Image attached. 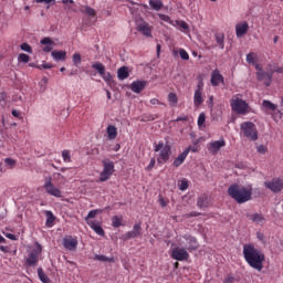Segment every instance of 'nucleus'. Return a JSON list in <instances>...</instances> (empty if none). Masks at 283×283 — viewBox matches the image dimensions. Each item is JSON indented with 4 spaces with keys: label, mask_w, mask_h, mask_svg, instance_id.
Here are the masks:
<instances>
[{
    "label": "nucleus",
    "mask_w": 283,
    "mask_h": 283,
    "mask_svg": "<svg viewBox=\"0 0 283 283\" xmlns=\"http://www.w3.org/2000/svg\"><path fill=\"white\" fill-rule=\"evenodd\" d=\"M18 62L19 63H30V55L25 53H20L18 56Z\"/></svg>",
    "instance_id": "obj_43"
},
{
    "label": "nucleus",
    "mask_w": 283,
    "mask_h": 283,
    "mask_svg": "<svg viewBox=\"0 0 283 283\" xmlns=\"http://www.w3.org/2000/svg\"><path fill=\"white\" fill-rule=\"evenodd\" d=\"M4 163L10 169H14V167H17V161L12 158H6Z\"/></svg>",
    "instance_id": "obj_50"
},
{
    "label": "nucleus",
    "mask_w": 283,
    "mask_h": 283,
    "mask_svg": "<svg viewBox=\"0 0 283 283\" xmlns=\"http://www.w3.org/2000/svg\"><path fill=\"white\" fill-rule=\"evenodd\" d=\"M41 45H44L43 46V52H52V50H54V41H52V39L50 38H43L41 41H40Z\"/></svg>",
    "instance_id": "obj_23"
},
{
    "label": "nucleus",
    "mask_w": 283,
    "mask_h": 283,
    "mask_svg": "<svg viewBox=\"0 0 283 283\" xmlns=\"http://www.w3.org/2000/svg\"><path fill=\"white\" fill-rule=\"evenodd\" d=\"M170 258L177 260L178 262H187L189 260V252L185 248H175L170 252Z\"/></svg>",
    "instance_id": "obj_10"
},
{
    "label": "nucleus",
    "mask_w": 283,
    "mask_h": 283,
    "mask_svg": "<svg viewBox=\"0 0 283 283\" xmlns=\"http://www.w3.org/2000/svg\"><path fill=\"white\" fill-rule=\"evenodd\" d=\"M206 120H207V115H205V113H200L198 117V127L199 128L206 127L205 125Z\"/></svg>",
    "instance_id": "obj_42"
},
{
    "label": "nucleus",
    "mask_w": 283,
    "mask_h": 283,
    "mask_svg": "<svg viewBox=\"0 0 283 283\" xmlns=\"http://www.w3.org/2000/svg\"><path fill=\"white\" fill-rule=\"evenodd\" d=\"M7 238H9V240H17V235L12 233L7 234Z\"/></svg>",
    "instance_id": "obj_64"
},
{
    "label": "nucleus",
    "mask_w": 283,
    "mask_h": 283,
    "mask_svg": "<svg viewBox=\"0 0 283 283\" xmlns=\"http://www.w3.org/2000/svg\"><path fill=\"white\" fill-rule=\"evenodd\" d=\"M42 255H43V245H41V243L39 242H35L34 245L29 247L27 251L24 266L27 269L38 266Z\"/></svg>",
    "instance_id": "obj_3"
},
{
    "label": "nucleus",
    "mask_w": 283,
    "mask_h": 283,
    "mask_svg": "<svg viewBox=\"0 0 283 283\" xmlns=\"http://www.w3.org/2000/svg\"><path fill=\"white\" fill-rule=\"evenodd\" d=\"M20 49L23 50V52H28V54H32V46L25 42L20 45Z\"/></svg>",
    "instance_id": "obj_51"
},
{
    "label": "nucleus",
    "mask_w": 283,
    "mask_h": 283,
    "mask_svg": "<svg viewBox=\"0 0 283 283\" xmlns=\"http://www.w3.org/2000/svg\"><path fill=\"white\" fill-rule=\"evenodd\" d=\"M207 105H208V107H210V109L213 108V95H211V96L208 98Z\"/></svg>",
    "instance_id": "obj_59"
},
{
    "label": "nucleus",
    "mask_w": 283,
    "mask_h": 283,
    "mask_svg": "<svg viewBox=\"0 0 283 283\" xmlns=\"http://www.w3.org/2000/svg\"><path fill=\"white\" fill-rule=\"evenodd\" d=\"M214 40L217 45H219L220 50H224V33H216L214 34Z\"/></svg>",
    "instance_id": "obj_32"
},
{
    "label": "nucleus",
    "mask_w": 283,
    "mask_h": 283,
    "mask_svg": "<svg viewBox=\"0 0 283 283\" xmlns=\"http://www.w3.org/2000/svg\"><path fill=\"white\" fill-rule=\"evenodd\" d=\"M247 63H249V65H254L255 63H258V53L250 52L247 55Z\"/></svg>",
    "instance_id": "obj_37"
},
{
    "label": "nucleus",
    "mask_w": 283,
    "mask_h": 283,
    "mask_svg": "<svg viewBox=\"0 0 283 283\" xmlns=\"http://www.w3.org/2000/svg\"><path fill=\"white\" fill-rule=\"evenodd\" d=\"M230 105H231L232 112H235L241 116H247V114H251L252 112L249 103H247V101L239 97H237L235 99H231Z\"/></svg>",
    "instance_id": "obj_5"
},
{
    "label": "nucleus",
    "mask_w": 283,
    "mask_h": 283,
    "mask_svg": "<svg viewBox=\"0 0 283 283\" xmlns=\"http://www.w3.org/2000/svg\"><path fill=\"white\" fill-rule=\"evenodd\" d=\"M51 56L54 59V61H65L67 59V52L52 51Z\"/></svg>",
    "instance_id": "obj_26"
},
{
    "label": "nucleus",
    "mask_w": 283,
    "mask_h": 283,
    "mask_svg": "<svg viewBox=\"0 0 283 283\" xmlns=\"http://www.w3.org/2000/svg\"><path fill=\"white\" fill-rule=\"evenodd\" d=\"M80 12H82L83 14H87V17H96V10H94V8L90 7V6H84L80 9Z\"/></svg>",
    "instance_id": "obj_30"
},
{
    "label": "nucleus",
    "mask_w": 283,
    "mask_h": 283,
    "mask_svg": "<svg viewBox=\"0 0 283 283\" xmlns=\"http://www.w3.org/2000/svg\"><path fill=\"white\" fill-rule=\"evenodd\" d=\"M73 65H75V67H78V65H81V53H74L73 54Z\"/></svg>",
    "instance_id": "obj_45"
},
{
    "label": "nucleus",
    "mask_w": 283,
    "mask_h": 283,
    "mask_svg": "<svg viewBox=\"0 0 283 283\" xmlns=\"http://www.w3.org/2000/svg\"><path fill=\"white\" fill-rule=\"evenodd\" d=\"M43 188L45 189L49 196H53L54 198H63V192L59 189L54 184H52V177L45 179Z\"/></svg>",
    "instance_id": "obj_9"
},
{
    "label": "nucleus",
    "mask_w": 283,
    "mask_h": 283,
    "mask_svg": "<svg viewBox=\"0 0 283 283\" xmlns=\"http://www.w3.org/2000/svg\"><path fill=\"white\" fill-rule=\"evenodd\" d=\"M94 260H97V262H114V258H108L103 254H96Z\"/></svg>",
    "instance_id": "obj_41"
},
{
    "label": "nucleus",
    "mask_w": 283,
    "mask_h": 283,
    "mask_svg": "<svg viewBox=\"0 0 283 283\" xmlns=\"http://www.w3.org/2000/svg\"><path fill=\"white\" fill-rule=\"evenodd\" d=\"M197 207H199V209L209 207V198L206 195L199 197L197 200Z\"/></svg>",
    "instance_id": "obj_28"
},
{
    "label": "nucleus",
    "mask_w": 283,
    "mask_h": 283,
    "mask_svg": "<svg viewBox=\"0 0 283 283\" xmlns=\"http://www.w3.org/2000/svg\"><path fill=\"white\" fill-rule=\"evenodd\" d=\"M38 276H39V280H41L43 283H52V280H50V276L45 274V272L43 271V268L38 269Z\"/></svg>",
    "instance_id": "obj_33"
},
{
    "label": "nucleus",
    "mask_w": 283,
    "mask_h": 283,
    "mask_svg": "<svg viewBox=\"0 0 283 283\" xmlns=\"http://www.w3.org/2000/svg\"><path fill=\"white\" fill-rule=\"evenodd\" d=\"M168 102L172 107H176L178 105V95L176 93H169L168 94Z\"/></svg>",
    "instance_id": "obj_39"
},
{
    "label": "nucleus",
    "mask_w": 283,
    "mask_h": 283,
    "mask_svg": "<svg viewBox=\"0 0 283 283\" xmlns=\"http://www.w3.org/2000/svg\"><path fill=\"white\" fill-rule=\"evenodd\" d=\"M191 242H193V244H191L190 247L187 248V251H196V249H198L197 242L196 240H191Z\"/></svg>",
    "instance_id": "obj_57"
},
{
    "label": "nucleus",
    "mask_w": 283,
    "mask_h": 283,
    "mask_svg": "<svg viewBox=\"0 0 283 283\" xmlns=\"http://www.w3.org/2000/svg\"><path fill=\"white\" fill-rule=\"evenodd\" d=\"M258 151H259V154H266V151H268L266 146H264V145L259 146Z\"/></svg>",
    "instance_id": "obj_58"
},
{
    "label": "nucleus",
    "mask_w": 283,
    "mask_h": 283,
    "mask_svg": "<svg viewBox=\"0 0 283 283\" xmlns=\"http://www.w3.org/2000/svg\"><path fill=\"white\" fill-rule=\"evenodd\" d=\"M150 105H163L158 98L150 99Z\"/></svg>",
    "instance_id": "obj_62"
},
{
    "label": "nucleus",
    "mask_w": 283,
    "mask_h": 283,
    "mask_svg": "<svg viewBox=\"0 0 283 283\" xmlns=\"http://www.w3.org/2000/svg\"><path fill=\"white\" fill-rule=\"evenodd\" d=\"M155 148L154 151L159 154L157 155V164L159 165V167H161V165H166V163H169V159L171 158V146L169 144L159 142L158 144H154Z\"/></svg>",
    "instance_id": "obj_4"
},
{
    "label": "nucleus",
    "mask_w": 283,
    "mask_h": 283,
    "mask_svg": "<svg viewBox=\"0 0 283 283\" xmlns=\"http://www.w3.org/2000/svg\"><path fill=\"white\" fill-rule=\"evenodd\" d=\"M97 213H103L102 209H95V210H91L87 214V217H85V222L87 224V222H94L93 218H96Z\"/></svg>",
    "instance_id": "obj_34"
},
{
    "label": "nucleus",
    "mask_w": 283,
    "mask_h": 283,
    "mask_svg": "<svg viewBox=\"0 0 283 283\" xmlns=\"http://www.w3.org/2000/svg\"><path fill=\"white\" fill-rule=\"evenodd\" d=\"M176 23L184 32H187V30H189V24H187V22L182 20H177Z\"/></svg>",
    "instance_id": "obj_48"
},
{
    "label": "nucleus",
    "mask_w": 283,
    "mask_h": 283,
    "mask_svg": "<svg viewBox=\"0 0 283 283\" xmlns=\"http://www.w3.org/2000/svg\"><path fill=\"white\" fill-rule=\"evenodd\" d=\"M210 83L213 87H218L220 83L224 85V76L220 73L219 70L212 71Z\"/></svg>",
    "instance_id": "obj_17"
},
{
    "label": "nucleus",
    "mask_w": 283,
    "mask_h": 283,
    "mask_svg": "<svg viewBox=\"0 0 283 283\" xmlns=\"http://www.w3.org/2000/svg\"><path fill=\"white\" fill-rule=\"evenodd\" d=\"M41 70H52V67H54V64L52 63H44L42 65H40Z\"/></svg>",
    "instance_id": "obj_55"
},
{
    "label": "nucleus",
    "mask_w": 283,
    "mask_h": 283,
    "mask_svg": "<svg viewBox=\"0 0 283 283\" xmlns=\"http://www.w3.org/2000/svg\"><path fill=\"white\" fill-rule=\"evenodd\" d=\"M137 32H140L147 39H151L154 35L151 32H154V27L149 25L146 21H143L137 24L136 27Z\"/></svg>",
    "instance_id": "obj_15"
},
{
    "label": "nucleus",
    "mask_w": 283,
    "mask_h": 283,
    "mask_svg": "<svg viewBox=\"0 0 283 283\" xmlns=\"http://www.w3.org/2000/svg\"><path fill=\"white\" fill-rule=\"evenodd\" d=\"M160 21H165L166 23H170V25H174V20L167 14L159 13Z\"/></svg>",
    "instance_id": "obj_49"
},
{
    "label": "nucleus",
    "mask_w": 283,
    "mask_h": 283,
    "mask_svg": "<svg viewBox=\"0 0 283 283\" xmlns=\"http://www.w3.org/2000/svg\"><path fill=\"white\" fill-rule=\"evenodd\" d=\"M249 32V22H241L235 25V34L238 39H242Z\"/></svg>",
    "instance_id": "obj_20"
},
{
    "label": "nucleus",
    "mask_w": 283,
    "mask_h": 283,
    "mask_svg": "<svg viewBox=\"0 0 283 283\" xmlns=\"http://www.w3.org/2000/svg\"><path fill=\"white\" fill-rule=\"evenodd\" d=\"M45 216H46L45 226L49 228L54 227V220H56V217H54V213H52V211L50 210H46Z\"/></svg>",
    "instance_id": "obj_31"
},
{
    "label": "nucleus",
    "mask_w": 283,
    "mask_h": 283,
    "mask_svg": "<svg viewBox=\"0 0 283 283\" xmlns=\"http://www.w3.org/2000/svg\"><path fill=\"white\" fill-rule=\"evenodd\" d=\"M233 282H235V277L231 274H228L223 281V283H233Z\"/></svg>",
    "instance_id": "obj_53"
},
{
    "label": "nucleus",
    "mask_w": 283,
    "mask_h": 283,
    "mask_svg": "<svg viewBox=\"0 0 283 283\" xmlns=\"http://www.w3.org/2000/svg\"><path fill=\"white\" fill-rule=\"evenodd\" d=\"M143 235V226L140 222L135 223L132 231L123 234V240H134L135 238H140Z\"/></svg>",
    "instance_id": "obj_13"
},
{
    "label": "nucleus",
    "mask_w": 283,
    "mask_h": 283,
    "mask_svg": "<svg viewBox=\"0 0 283 283\" xmlns=\"http://www.w3.org/2000/svg\"><path fill=\"white\" fill-rule=\"evenodd\" d=\"M156 167V158H151L149 165L145 168V171H151Z\"/></svg>",
    "instance_id": "obj_52"
},
{
    "label": "nucleus",
    "mask_w": 283,
    "mask_h": 283,
    "mask_svg": "<svg viewBox=\"0 0 283 283\" xmlns=\"http://www.w3.org/2000/svg\"><path fill=\"white\" fill-rule=\"evenodd\" d=\"M11 114H12V116H14V118H19V116H20L21 113H19V111H17V109H13V111L11 112Z\"/></svg>",
    "instance_id": "obj_63"
},
{
    "label": "nucleus",
    "mask_w": 283,
    "mask_h": 283,
    "mask_svg": "<svg viewBox=\"0 0 283 283\" xmlns=\"http://www.w3.org/2000/svg\"><path fill=\"white\" fill-rule=\"evenodd\" d=\"M264 187L272 191V193H280L283 190V179L274 177L270 181H265Z\"/></svg>",
    "instance_id": "obj_8"
},
{
    "label": "nucleus",
    "mask_w": 283,
    "mask_h": 283,
    "mask_svg": "<svg viewBox=\"0 0 283 283\" xmlns=\"http://www.w3.org/2000/svg\"><path fill=\"white\" fill-rule=\"evenodd\" d=\"M187 120H189V117L187 115H184L182 117H177L175 119V123H180V122L187 123Z\"/></svg>",
    "instance_id": "obj_56"
},
{
    "label": "nucleus",
    "mask_w": 283,
    "mask_h": 283,
    "mask_svg": "<svg viewBox=\"0 0 283 283\" xmlns=\"http://www.w3.org/2000/svg\"><path fill=\"white\" fill-rule=\"evenodd\" d=\"M106 134H107L108 140H116L118 136V128H116V126L114 125H108L106 128Z\"/></svg>",
    "instance_id": "obj_24"
},
{
    "label": "nucleus",
    "mask_w": 283,
    "mask_h": 283,
    "mask_svg": "<svg viewBox=\"0 0 283 283\" xmlns=\"http://www.w3.org/2000/svg\"><path fill=\"white\" fill-rule=\"evenodd\" d=\"M205 90V82L199 81L197 84V88L195 91L193 104L195 107H200L205 103V97L202 96V92Z\"/></svg>",
    "instance_id": "obj_12"
},
{
    "label": "nucleus",
    "mask_w": 283,
    "mask_h": 283,
    "mask_svg": "<svg viewBox=\"0 0 283 283\" xmlns=\"http://www.w3.org/2000/svg\"><path fill=\"white\" fill-rule=\"evenodd\" d=\"M228 195L230 198L235 200L238 205H244V202H249V200H251L253 191L244 186L233 184L228 188Z\"/></svg>",
    "instance_id": "obj_2"
},
{
    "label": "nucleus",
    "mask_w": 283,
    "mask_h": 283,
    "mask_svg": "<svg viewBox=\"0 0 283 283\" xmlns=\"http://www.w3.org/2000/svg\"><path fill=\"white\" fill-rule=\"evenodd\" d=\"M177 54H179L182 61H189V53H187L185 49H179L178 51H174V55L176 56Z\"/></svg>",
    "instance_id": "obj_38"
},
{
    "label": "nucleus",
    "mask_w": 283,
    "mask_h": 283,
    "mask_svg": "<svg viewBox=\"0 0 283 283\" xmlns=\"http://www.w3.org/2000/svg\"><path fill=\"white\" fill-rule=\"evenodd\" d=\"M268 67L270 69V72L273 74H283V66H279L277 64H268Z\"/></svg>",
    "instance_id": "obj_35"
},
{
    "label": "nucleus",
    "mask_w": 283,
    "mask_h": 283,
    "mask_svg": "<svg viewBox=\"0 0 283 283\" xmlns=\"http://www.w3.org/2000/svg\"><path fill=\"white\" fill-rule=\"evenodd\" d=\"M92 69L99 74V76H105V64L101 62H95L92 64Z\"/></svg>",
    "instance_id": "obj_27"
},
{
    "label": "nucleus",
    "mask_w": 283,
    "mask_h": 283,
    "mask_svg": "<svg viewBox=\"0 0 283 283\" xmlns=\"http://www.w3.org/2000/svg\"><path fill=\"white\" fill-rule=\"evenodd\" d=\"M103 170L99 174L98 182H107L114 176V161L109 159L102 160Z\"/></svg>",
    "instance_id": "obj_7"
},
{
    "label": "nucleus",
    "mask_w": 283,
    "mask_h": 283,
    "mask_svg": "<svg viewBox=\"0 0 283 283\" xmlns=\"http://www.w3.org/2000/svg\"><path fill=\"white\" fill-rule=\"evenodd\" d=\"M145 87H147L146 81H135L130 84V90L135 94H140V92H143V90H145Z\"/></svg>",
    "instance_id": "obj_21"
},
{
    "label": "nucleus",
    "mask_w": 283,
    "mask_h": 283,
    "mask_svg": "<svg viewBox=\"0 0 283 283\" xmlns=\"http://www.w3.org/2000/svg\"><path fill=\"white\" fill-rule=\"evenodd\" d=\"M263 107H265V109H270V112H275V109H277V106L275 104L266 99L263 101Z\"/></svg>",
    "instance_id": "obj_40"
},
{
    "label": "nucleus",
    "mask_w": 283,
    "mask_h": 283,
    "mask_svg": "<svg viewBox=\"0 0 283 283\" xmlns=\"http://www.w3.org/2000/svg\"><path fill=\"white\" fill-rule=\"evenodd\" d=\"M222 147H227V142L224 140V138H221L220 140L211 142L208 145V151H210L212 156H216V154H218V151H220Z\"/></svg>",
    "instance_id": "obj_16"
},
{
    "label": "nucleus",
    "mask_w": 283,
    "mask_h": 283,
    "mask_svg": "<svg viewBox=\"0 0 283 283\" xmlns=\"http://www.w3.org/2000/svg\"><path fill=\"white\" fill-rule=\"evenodd\" d=\"M62 158L64 163H72V155L70 154V150H63Z\"/></svg>",
    "instance_id": "obj_46"
},
{
    "label": "nucleus",
    "mask_w": 283,
    "mask_h": 283,
    "mask_svg": "<svg viewBox=\"0 0 283 283\" xmlns=\"http://www.w3.org/2000/svg\"><path fill=\"white\" fill-rule=\"evenodd\" d=\"M266 71H261V72H256V80L261 83H263V85H265V87H271V83H273V73H271V69L268 66Z\"/></svg>",
    "instance_id": "obj_11"
},
{
    "label": "nucleus",
    "mask_w": 283,
    "mask_h": 283,
    "mask_svg": "<svg viewBox=\"0 0 283 283\" xmlns=\"http://www.w3.org/2000/svg\"><path fill=\"white\" fill-rule=\"evenodd\" d=\"M198 216H201V213H200V212H197V211H192V212H190V213H187V214L185 216V218H198Z\"/></svg>",
    "instance_id": "obj_54"
},
{
    "label": "nucleus",
    "mask_w": 283,
    "mask_h": 283,
    "mask_svg": "<svg viewBox=\"0 0 283 283\" xmlns=\"http://www.w3.org/2000/svg\"><path fill=\"white\" fill-rule=\"evenodd\" d=\"M102 78H104V81L107 83V85L112 86V84L114 83V78L112 77V73H104V75H102Z\"/></svg>",
    "instance_id": "obj_47"
},
{
    "label": "nucleus",
    "mask_w": 283,
    "mask_h": 283,
    "mask_svg": "<svg viewBox=\"0 0 283 283\" xmlns=\"http://www.w3.org/2000/svg\"><path fill=\"white\" fill-rule=\"evenodd\" d=\"M36 3H46V4H50V3H54L56 0H35Z\"/></svg>",
    "instance_id": "obj_61"
},
{
    "label": "nucleus",
    "mask_w": 283,
    "mask_h": 283,
    "mask_svg": "<svg viewBox=\"0 0 283 283\" xmlns=\"http://www.w3.org/2000/svg\"><path fill=\"white\" fill-rule=\"evenodd\" d=\"M63 247L66 251H76L78 249V238L67 235L63 239Z\"/></svg>",
    "instance_id": "obj_14"
},
{
    "label": "nucleus",
    "mask_w": 283,
    "mask_h": 283,
    "mask_svg": "<svg viewBox=\"0 0 283 283\" xmlns=\"http://www.w3.org/2000/svg\"><path fill=\"white\" fill-rule=\"evenodd\" d=\"M112 227H114V229H118L119 227H125V224L123 223V216H113Z\"/></svg>",
    "instance_id": "obj_29"
},
{
    "label": "nucleus",
    "mask_w": 283,
    "mask_h": 283,
    "mask_svg": "<svg viewBox=\"0 0 283 283\" xmlns=\"http://www.w3.org/2000/svg\"><path fill=\"white\" fill-rule=\"evenodd\" d=\"M243 258L245 262L255 271H262L264 269V262H266V255L262 250L255 248L253 243H247L243 245Z\"/></svg>",
    "instance_id": "obj_1"
},
{
    "label": "nucleus",
    "mask_w": 283,
    "mask_h": 283,
    "mask_svg": "<svg viewBox=\"0 0 283 283\" xmlns=\"http://www.w3.org/2000/svg\"><path fill=\"white\" fill-rule=\"evenodd\" d=\"M87 224H88V227H91V229H93V231H95V233H97V235L105 238V230L101 226L99 221H97V220L87 221Z\"/></svg>",
    "instance_id": "obj_19"
},
{
    "label": "nucleus",
    "mask_w": 283,
    "mask_h": 283,
    "mask_svg": "<svg viewBox=\"0 0 283 283\" xmlns=\"http://www.w3.org/2000/svg\"><path fill=\"white\" fill-rule=\"evenodd\" d=\"M241 134L248 140H258V127L252 122H243L241 124Z\"/></svg>",
    "instance_id": "obj_6"
},
{
    "label": "nucleus",
    "mask_w": 283,
    "mask_h": 283,
    "mask_svg": "<svg viewBox=\"0 0 283 283\" xmlns=\"http://www.w3.org/2000/svg\"><path fill=\"white\" fill-rule=\"evenodd\" d=\"M253 66L255 67L256 72H264V69L261 66L260 63L256 62L255 64H253Z\"/></svg>",
    "instance_id": "obj_60"
},
{
    "label": "nucleus",
    "mask_w": 283,
    "mask_h": 283,
    "mask_svg": "<svg viewBox=\"0 0 283 283\" xmlns=\"http://www.w3.org/2000/svg\"><path fill=\"white\" fill-rule=\"evenodd\" d=\"M189 151H191V146L187 147L177 158H175L172 163V167H180L185 160H187V156H189Z\"/></svg>",
    "instance_id": "obj_18"
},
{
    "label": "nucleus",
    "mask_w": 283,
    "mask_h": 283,
    "mask_svg": "<svg viewBox=\"0 0 283 283\" xmlns=\"http://www.w3.org/2000/svg\"><path fill=\"white\" fill-rule=\"evenodd\" d=\"M149 6L153 10L157 12L163 10V1L161 0H149Z\"/></svg>",
    "instance_id": "obj_36"
},
{
    "label": "nucleus",
    "mask_w": 283,
    "mask_h": 283,
    "mask_svg": "<svg viewBox=\"0 0 283 283\" xmlns=\"http://www.w3.org/2000/svg\"><path fill=\"white\" fill-rule=\"evenodd\" d=\"M248 218L251 222H254V224H264L266 222L264 214L258 212L248 214Z\"/></svg>",
    "instance_id": "obj_22"
},
{
    "label": "nucleus",
    "mask_w": 283,
    "mask_h": 283,
    "mask_svg": "<svg viewBox=\"0 0 283 283\" xmlns=\"http://www.w3.org/2000/svg\"><path fill=\"white\" fill-rule=\"evenodd\" d=\"M179 189H180V191H187V189H189V180L181 179L179 181Z\"/></svg>",
    "instance_id": "obj_44"
},
{
    "label": "nucleus",
    "mask_w": 283,
    "mask_h": 283,
    "mask_svg": "<svg viewBox=\"0 0 283 283\" xmlns=\"http://www.w3.org/2000/svg\"><path fill=\"white\" fill-rule=\"evenodd\" d=\"M117 78L119 81H125V78H129V67L122 66L117 70Z\"/></svg>",
    "instance_id": "obj_25"
}]
</instances>
